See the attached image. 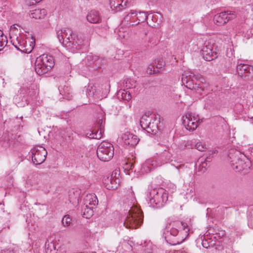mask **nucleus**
<instances>
[{"instance_id": "nucleus-1", "label": "nucleus", "mask_w": 253, "mask_h": 253, "mask_svg": "<svg viewBox=\"0 0 253 253\" xmlns=\"http://www.w3.org/2000/svg\"><path fill=\"white\" fill-rule=\"evenodd\" d=\"M190 228L187 224L183 221L177 220L170 222L167 225L164 234L166 241L171 245L175 246L182 243L188 235Z\"/></svg>"}, {"instance_id": "nucleus-2", "label": "nucleus", "mask_w": 253, "mask_h": 253, "mask_svg": "<svg viewBox=\"0 0 253 253\" xmlns=\"http://www.w3.org/2000/svg\"><path fill=\"white\" fill-rule=\"evenodd\" d=\"M182 84L188 88L195 90L200 96H202L205 91L208 84L203 81L204 79L200 75H195L191 72H185L182 75Z\"/></svg>"}, {"instance_id": "nucleus-3", "label": "nucleus", "mask_w": 253, "mask_h": 253, "mask_svg": "<svg viewBox=\"0 0 253 253\" xmlns=\"http://www.w3.org/2000/svg\"><path fill=\"white\" fill-rule=\"evenodd\" d=\"M131 192V204L127 212V228L136 229L139 227L143 223V215L141 210L135 205L136 199Z\"/></svg>"}, {"instance_id": "nucleus-4", "label": "nucleus", "mask_w": 253, "mask_h": 253, "mask_svg": "<svg viewBox=\"0 0 253 253\" xmlns=\"http://www.w3.org/2000/svg\"><path fill=\"white\" fill-rule=\"evenodd\" d=\"M229 158L231 160V166L233 169L236 171L242 172L244 174L249 172L251 166V163L239 151L236 150L234 154H232L230 153Z\"/></svg>"}, {"instance_id": "nucleus-5", "label": "nucleus", "mask_w": 253, "mask_h": 253, "mask_svg": "<svg viewBox=\"0 0 253 253\" xmlns=\"http://www.w3.org/2000/svg\"><path fill=\"white\" fill-rule=\"evenodd\" d=\"M96 153L97 156L100 160L103 162H108L114 156V148L111 143L103 141L98 146Z\"/></svg>"}, {"instance_id": "nucleus-6", "label": "nucleus", "mask_w": 253, "mask_h": 253, "mask_svg": "<svg viewBox=\"0 0 253 253\" xmlns=\"http://www.w3.org/2000/svg\"><path fill=\"white\" fill-rule=\"evenodd\" d=\"M151 203L156 208L163 207L168 200V193L163 188L154 189L150 192Z\"/></svg>"}, {"instance_id": "nucleus-7", "label": "nucleus", "mask_w": 253, "mask_h": 253, "mask_svg": "<svg viewBox=\"0 0 253 253\" xmlns=\"http://www.w3.org/2000/svg\"><path fill=\"white\" fill-rule=\"evenodd\" d=\"M28 40L27 42V39L24 35H20L16 38L15 40H12V44L18 50L23 52L29 53L33 49L35 42H30Z\"/></svg>"}, {"instance_id": "nucleus-8", "label": "nucleus", "mask_w": 253, "mask_h": 253, "mask_svg": "<svg viewBox=\"0 0 253 253\" xmlns=\"http://www.w3.org/2000/svg\"><path fill=\"white\" fill-rule=\"evenodd\" d=\"M154 18H155V16L151 15L150 14L147 15L145 12H139L138 13L136 11L131 10L127 13V19L129 18V24L132 26L137 25L140 22H143L149 19L153 20Z\"/></svg>"}, {"instance_id": "nucleus-9", "label": "nucleus", "mask_w": 253, "mask_h": 253, "mask_svg": "<svg viewBox=\"0 0 253 253\" xmlns=\"http://www.w3.org/2000/svg\"><path fill=\"white\" fill-rule=\"evenodd\" d=\"M200 123L198 115H196L191 112H187L183 117V124L185 128L190 131L195 130Z\"/></svg>"}, {"instance_id": "nucleus-10", "label": "nucleus", "mask_w": 253, "mask_h": 253, "mask_svg": "<svg viewBox=\"0 0 253 253\" xmlns=\"http://www.w3.org/2000/svg\"><path fill=\"white\" fill-rule=\"evenodd\" d=\"M236 17L235 12L227 10L215 14L213 17L214 23L217 26H222Z\"/></svg>"}, {"instance_id": "nucleus-11", "label": "nucleus", "mask_w": 253, "mask_h": 253, "mask_svg": "<svg viewBox=\"0 0 253 253\" xmlns=\"http://www.w3.org/2000/svg\"><path fill=\"white\" fill-rule=\"evenodd\" d=\"M217 46L214 43L208 42L205 43L202 51L204 59L208 61H210L217 58L218 53Z\"/></svg>"}, {"instance_id": "nucleus-12", "label": "nucleus", "mask_w": 253, "mask_h": 253, "mask_svg": "<svg viewBox=\"0 0 253 253\" xmlns=\"http://www.w3.org/2000/svg\"><path fill=\"white\" fill-rule=\"evenodd\" d=\"M120 179L118 171H113L110 176H105L103 179L104 186L108 190H115L120 184Z\"/></svg>"}, {"instance_id": "nucleus-13", "label": "nucleus", "mask_w": 253, "mask_h": 253, "mask_svg": "<svg viewBox=\"0 0 253 253\" xmlns=\"http://www.w3.org/2000/svg\"><path fill=\"white\" fill-rule=\"evenodd\" d=\"M32 161L35 165L42 164L45 160L47 152L45 149L42 146H37L31 150Z\"/></svg>"}, {"instance_id": "nucleus-14", "label": "nucleus", "mask_w": 253, "mask_h": 253, "mask_svg": "<svg viewBox=\"0 0 253 253\" xmlns=\"http://www.w3.org/2000/svg\"><path fill=\"white\" fill-rule=\"evenodd\" d=\"M84 44V41L82 38L74 33L72 37H70V40L67 41L62 45L72 52H75L82 48Z\"/></svg>"}, {"instance_id": "nucleus-15", "label": "nucleus", "mask_w": 253, "mask_h": 253, "mask_svg": "<svg viewBox=\"0 0 253 253\" xmlns=\"http://www.w3.org/2000/svg\"><path fill=\"white\" fill-rule=\"evenodd\" d=\"M105 123V118L103 116H102L101 118L98 117L96 122V126L98 127L97 130L88 131L86 133V136L92 139H100L104 133Z\"/></svg>"}, {"instance_id": "nucleus-16", "label": "nucleus", "mask_w": 253, "mask_h": 253, "mask_svg": "<svg viewBox=\"0 0 253 253\" xmlns=\"http://www.w3.org/2000/svg\"><path fill=\"white\" fill-rule=\"evenodd\" d=\"M236 70L238 75L246 80L253 78V66L246 64H238Z\"/></svg>"}, {"instance_id": "nucleus-17", "label": "nucleus", "mask_w": 253, "mask_h": 253, "mask_svg": "<svg viewBox=\"0 0 253 253\" xmlns=\"http://www.w3.org/2000/svg\"><path fill=\"white\" fill-rule=\"evenodd\" d=\"M165 65V63L163 60H155L148 66L147 73L149 75L158 74L163 70Z\"/></svg>"}, {"instance_id": "nucleus-18", "label": "nucleus", "mask_w": 253, "mask_h": 253, "mask_svg": "<svg viewBox=\"0 0 253 253\" xmlns=\"http://www.w3.org/2000/svg\"><path fill=\"white\" fill-rule=\"evenodd\" d=\"M57 37L59 41L62 44H64L67 41L70 40V37L74 35V33L71 29H59L56 31Z\"/></svg>"}, {"instance_id": "nucleus-19", "label": "nucleus", "mask_w": 253, "mask_h": 253, "mask_svg": "<svg viewBox=\"0 0 253 253\" xmlns=\"http://www.w3.org/2000/svg\"><path fill=\"white\" fill-rule=\"evenodd\" d=\"M98 203V199L95 195L93 194H87L84 198L83 208H95Z\"/></svg>"}, {"instance_id": "nucleus-20", "label": "nucleus", "mask_w": 253, "mask_h": 253, "mask_svg": "<svg viewBox=\"0 0 253 253\" xmlns=\"http://www.w3.org/2000/svg\"><path fill=\"white\" fill-rule=\"evenodd\" d=\"M37 59H40V61H41L42 64H43L44 66L47 67L49 69H51L54 66V62L52 56L42 54L37 57Z\"/></svg>"}, {"instance_id": "nucleus-21", "label": "nucleus", "mask_w": 253, "mask_h": 253, "mask_svg": "<svg viewBox=\"0 0 253 253\" xmlns=\"http://www.w3.org/2000/svg\"><path fill=\"white\" fill-rule=\"evenodd\" d=\"M87 21L91 23H99L101 21L99 12L96 10H91L87 15Z\"/></svg>"}, {"instance_id": "nucleus-22", "label": "nucleus", "mask_w": 253, "mask_h": 253, "mask_svg": "<svg viewBox=\"0 0 253 253\" xmlns=\"http://www.w3.org/2000/svg\"><path fill=\"white\" fill-rule=\"evenodd\" d=\"M21 96L23 95L22 100L27 103H29L31 100L33 98V96L35 95V91L34 89H22L20 92Z\"/></svg>"}, {"instance_id": "nucleus-23", "label": "nucleus", "mask_w": 253, "mask_h": 253, "mask_svg": "<svg viewBox=\"0 0 253 253\" xmlns=\"http://www.w3.org/2000/svg\"><path fill=\"white\" fill-rule=\"evenodd\" d=\"M40 60V59H36L35 64V69L36 73L38 75H42L47 73L50 69L42 64Z\"/></svg>"}, {"instance_id": "nucleus-24", "label": "nucleus", "mask_w": 253, "mask_h": 253, "mask_svg": "<svg viewBox=\"0 0 253 253\" xmlns=\"http://www.w3.org/2000/svg\"><path fill=\"white\" fill-rule=\"evenodd\" d=\"M46 11L44 9H35L30 10L29 16L30 17L35 19L43 18L46 15Z\"/></svg>"}, {"instance_id": "nucleus-25", "label": "nucleus", "mask_w": 253, "mask_h": 253, "mask_svg": "<svg viewBox=\"0 0 253 253\" xmlns=\"http://www.w3.org/2000/svg\"><path fill=\"white\" fill-rule=\"evenodd\" d=\"M125 22V20L122 21L117 31L118 37L120 40H122V42L123 43H125L126 41L125 37L126 35V27Z\"/></svg>"}, {"instance_id": "nucleus-26", "label": "nucleus", "mask_w": 253, "mask_h": 253, "mask_svg": "<svg viewBox=\"0 0 253 253\" xmlns=\"http://www.w3.org/2000/svg\"><path fill=\"white\" fill-rule=\"evenodd\" d=\"M46 253H56V247L52 238H48L45 244Z\"/></svg>"}, {"instance_id": "nucleus-27", "label": "nucleus", "mask_w": 253, "mask_h": 253, "mask_svg": "<svg viewBox=\"0 0 253 253\" xmlns=\"http://www.w3.org/2000/svg\"><path fill=\"white\" fill-rule=\"evenodd\" d=\"M120 127H121V129L119 134L117 142L121 145H125L126 141V127L125 126H122Z\"/></svg>"}, {"instance_id": "nucleus-28", "label": "nucleus", "mask_w": 253, "mask_h": 253, "mask_svg": "<svg viewBox=\"0 0 253 253\" xmlns=\"http://www.w3.org/2000/svg\"><path fill=\"white\" fill-rule=\"evenodd\" d=\"M148 42L152 44H157L159 42V35L158 33L156 31L149 33Z\"/></svg>"}, {"instance_id": "nucleus-29", "label": "nucleus", "mask_w": 253, "mask_h": 253, "mask_svg": "<svg viewBox=\"0 0 253 253\" xmlns=\"http://www.w3.org/2000/svg\"><path fill=\"white\" fill-rule=\"evenodd\" d=\"M69 199L70 202L72 203L74 207H77L79 203V194L76 191V193L73 192V193L70 192L69 195Z\"/></svg>"}, {"instance_id": "nucleus-30", "label": "nucleus", "mask_w": 253, "mask_h": 253, "mask_svg": "<svg viewBox=\"0 0 253 253\" xmlns=\"http://www.w3.org/2000/svg\"><path fill=\"white\" fill-rule=\"evenodd\" d=\"M151 120L150 118L149 115H144L142 116L140 120V124L142 128L144 130H146V127L149 126V125L150 123Z\"/></svg>"}, {"instance_id": "nucleus-31", "label": "nucleus", "mask_w": 253, "mask_h": 253, "mask_svg": "<svg viewBox=\"0 0 253 253\" xmlns=\"http://www.w3.org/2000/svg\"><path fill=\"white\" fill-rule=\"evenodd\" d=\"M139 141V139L135 135L131 133L127 134V145L131 146H136Z\"/></svg>"}, {"instance_id": "nucleus-32", "label": "nucleus", "mask_w": 253, "mask_h": 253, "mask_svg": "<svg viewBox=\"0 0 253 253\" xmlns=\"http://www.w3.org/2000/svg\"><path fill=\"white\" fill-rule=\"evenodd\" d=\"M156 120H151L150 124L148 125L149 126L146 127V131L149 133L152 132H155L158 128L157 123L155 122Z\"/></svg>"}, {"instance_id": "nucleus-33", "label": "nucleus", "mask_w": 253, "mask_h": 253, "mask_svg": "<svg viewBox=\"0 0 253 253\" xmlns=\"http://www.w3.org/2000/svg\"><path fill=\"white\" fill-rule=\"evenodd\" d=\"M119 0H109V3L111 8H120V6H123V4H124V6L126 5V0H123L121 3H119Z\"/></svg>"}, {"instance_id": "nucleus-34", "label": "nucleus", "mask_w": 253, "mask_h": 253, "mask_svg": "<svg viewBox=\"0 0 253 253\" xmlns=\"http://www.w3.org/2000/svg\"><path fill=\"white\" fill-rule=\"evenodd\" d=\"M7 43V37L3 34V32L0 30V50H2L6 45Z\"/></svg>"}, {"instance_id": "nucleus-35", "label": "nucleus", "mask_w": 253, "mask_h": 253, "mask_svg": "<svg viewBox=\"0 0 253 253\" xmlns=\"http://www.w3.org/2000/svg\"><path fill=\"white\" fill-rule=\"evenodd\" d=\"M84 210V215L86 218H89L93 214V209L94 208H90V207L82 208Z\"/></svg>"}, {"instance_id": "nucleus-36", "label": "nucleus", "mask_w": 253, "mask_h": 253, "mask_svg": "<svg viewBox=\"0 0 253 253\" xmlns=\"http://www.w3.org/2000/svg\"><path fill=\"white\" fill-rule=\"evenodd\" d=\"M60 93L63 96H66L70 93V87L66 85H60L58 87Z\"/></svg>"}, {"instance_id": "nucleus-37", "label": "nucleus", "mask_w": 253, "mask_h": 253, "mask_svg": "<svg viewBox=\"0 0 253 253\" xmlns=\"http://www.w3.org/2000/svg\"><path fill=\"white\" fill-rule=\"evenodd\" d=\"M72 219L69 215H65L62 218V223L64 227H68L71 224Z\"/></svg>"}, {"instance_id": "nucleus-38", "label": "nucleus", "mask_w": 253, "mask_h": 253, "mask_svg": "<svg viewBox=\"0 0 253 253\" xmlns=\"http://www.w3.org/2000/svg\"><path fill=\"white\" fill-rule=\"evenodd\" d=\"M151 15L155 16V18H153V20H152L153 22L157 23L158 24H160L162 22V15L159 12H157L155 14H150Z\"/></svg>"}, {"instance_id": "nucleus-39", "label": "nucleus", "mask_w": 253, "mask_h": 253, "mask_svg": "<svg viewBox=\"0 0 253 253\" xmlns=\"http://www.w3.org/2000/svg\"><path fill=\"white\" fill-rule=\"evenodd\" d=\"M217 152L215 151H209L207 152V157L205 159L207 161L210 162L211 161L212 158L216 154Z\"/></svg>"}, {"instance_id": "nucleus-40", "label": "nucleus", "mask_w": 253, "mask_h": 253, "mask_svg": "<svg viewBox=\"0 0 253 253\" xmlns=\"http://www.w3.org/2000/svg\"><path fill=\"white\" fill-rule=\"evenodd\" d=\"M85 91L86 95L88 97L92 96L94 94V91L93 90V87L92 86H88L87 88L85 89Z\"/></svg>"}, {"instance_id": "nucleus-41", "label": "nucleus", "mask_w": 253, "mask_h": 253, "mask_svg": "<svg viewBox=\"0 0 253 253\" xmlns=\"http://www.w3.org/2000/svg\"><path fill=\"white\" fill-rule=\"evenodd\" d=\"M120 95L121 96V98L123 100H126V92H125V90H120L118 92V97L119 98H120Z\"/></svg>"}, {"instance_id": "nucleus-42", "label": "nucleus", "mask_w": 253, "mask_h": 253, "mask_svg": "<svg viewBox=\"0 0 253 253\" xmlns=\"http://www.w3.org/2000/svg\"><path fill=\"white\" fill-rule=\"evenodd\" d=\"M208 161H207L206 159L204 162H202L199 165V169L201 171H204L208 167Z\"/></svg>"}, {"instance_id": "nucleus-43", "label": "nucleus", "mask_w": 253, "mask_h": 253, "mask_svg": "<svg viewBox=\"0 0 253 253\" xmlns=\"http://www.w3.org/2000/svg\"><path fill=\"white\" fill-rule=\"evenodd\" d=\"M195 147L200 151H204L206 149L205 146L202 144L201 142H197L195 144Z\"/></svg>"}, {"instance_id": "nucleus-44", "label": "nucleus", "mask_w": 253, "mask_h": 253, "mask_svg": "<svg viewBox=\"0 0 253 253\" xmlns=\"http://www.w3.org/2000/svg\"><path fill=\"white\" fill-rule=\"evenodd\" d=\"M127 244H128L129 247L127 246V250L130 249L131 251H133L134 249H135V245L134 242L132 241H128Z\"/></svg>"}, {"instance_id": "nucleus-45", "label": "nucleus", "mask_w": 253, "mask_h": 253, "mask_svg": "<svg viewBox=\"0 0 253 253\" xmlns=\"http://www.w3.org/2000/svg\"><path fill=\"white\" fill-rule=\"evenodd\" d=\"M133 159H132V160H129L128 158H127V168L128 167H130V169H132V167H133V162H131V161H132ZM128 170L127 169V171ZM127 174H129V173L127 172Z\"/></svg>"}, {"instance_id": "nucleus-46", "label": "nucleus", "mask_w": 253, "mask_h": 253, "mask_svg": "<svg viewBox=\"0 0 253 253\" xmlns=\"http://www.w3.org/2000/svg\"><path fill=\"white\" fill-rule=\"evenodd\" d=\"M202 244L204 248L207 249L209 248L210 246L207 240H203Z\"/></svg>"}, {"instance_id": "nucleus-47", "label": "nucleus", "mask_w": 253, "mask_h": 253, "mask_svg": "<svg viewBox=\"0 0 253 253\" xmlns=\"http://www.w3.org/2000/svg\"><path fill=\"white\" fill-rule=\"evenodd\" d=\"M164 155L166 154V157H167V159H169L170 157V154L169 153V149H168V150H165L164 151Z\"/></svg>"}, {"instance_id": "nucleus-48", "label": "nucleus", "mask_w": 253, "mask_h": 253, "mask_svg": "<svg viewBox=\"0 0 253 253\" xmlns=\"http://www.w3.org/2000/svg\"><path fill=\"white\" fill-rule=\"evenodd\" d=\"M1 253H15L13 250L10 249L1 250Z\"/></svg>"}, {"instance_id": "nucleus-49", "label": "nucleus", "mask_w": 253, "mask_h": 253, "mask_svg": "<svg viewBox=\"0 0 253 253\" xmlns=\"http://www.w3.org/2000/svg\"><path fill=\"white\" fill-rule=\"evenodd\" d=\"M31 2L33 4L34 3H36L40 2L41 0H31Z\"/></svg>"}, {"instance_id": "nucleus-50", "label": "nucleus", "mask_w": 253, "mask_h": 253, "mask_svg": "<svg viewBox=\"0 0 253 253\" xmlns=\"http://www.w3.org/2000/svg\"><path fill=\"white\" fill-rule=\"evenodd\" d=\"M132 97L130 95V92L127 91V102L131 99Z\"/></svg>"}, {"instance_id": "nucleus-51", "label": "nucleus", "mask_w": 253, "mask_h": 253, "mask_svg": "<svg viewBox=\"0 0 253 253\" xmlns=\"http://www.w3.org/2000/svg\"><path fill=\"white\" fill-rule=\"evenodd\" d=\"M10 39H11V40L13 39L15 40L14 39H13V38H14V37H13V38H12V37L11 36V34H10Z\"/></svg>"}, {"instance_id": "nucleus-52", "label": "nucleus", "mask_w": 253, "mask_h": 253, "mask_svg": "<svg viewBox=\"0 0 253 253\" xmlns=\"http://www.w3.org/2000/svg\"><path fill=\"white\" fill-rule=\"evenodd\" d=\"M132 87H132V85H131V86H129V85H127V88H132Z\"/></svg>"}, {"instance_id": "nucleus-53", "label": "nucleus", "mask_w": 253, "mask_h": 253, "mask_svg": "<svg viewBox=\"0 0 253 253\" xmlns=\"http://www.w3.org/2000/svg\"><path fill=\"white\" fill-rule=\"evenodd\" d=\"M181 253H187L186 252H185V251H182Z\"/></svg>"}, {"instance_id": "nucleus-54", "label": "nucleus", "mask_w": 253, "mask_h": 253, "mask_svg": "<svg viewBox=\"0 0 253 253\" xmlns=\"http://www.w3.org/2000/svg\"><path fill=\"white\" fill-rule=\"evenodd\" d=\"M126 219L124 221V225H125V224H126Z\"/></svg>"}, {"instance_id": "nucleus-55", "label": "nucleus", "mask_w": 253, "mask_h": 253, "mask_svg": "<svg viewBox=\"0 0 253 253\" xmlns=\"http://www.w3.org/2000/svg\"><path fill=\"white\" fill-rule=\"evenodd\" d=\"M224 234V233L223 232H222V236H223Z\"/></svg>"}, {"instance_id": "nucleus-56", "label": "nucleus", "mask_w": 253, "mask_h": 253, "mask_svg": "<svg viewBox=\"0 0 253 253\" xmlns=\"http://www.w3.org/2000/svg\"><path fill=\"white\" fill-rule=\"evenodd\" d=\"M0 253H1V250H0Z\"/></svg>"}, {"instance_id": "nucleus-57", "label": "nucleus", "mask_w": 253, "mask_h": 253, "mask_svg": "<svg viewBox=\"0 0 253 253\" xmlns=\"http://www.w3.org/2000/svg\"><path fill=\"white\" fill-rule=\"evenodd\" d=\"M147 253H150L149 252H147Z\"/></svg>"}]
</instances>
